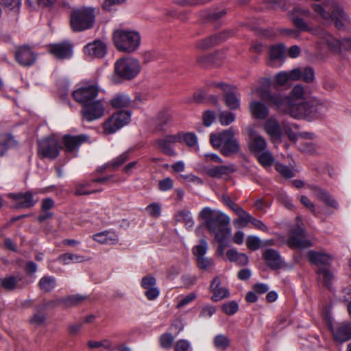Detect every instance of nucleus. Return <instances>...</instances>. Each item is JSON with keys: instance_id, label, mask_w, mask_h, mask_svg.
I'll use <instances>...</instances> for the list:
<instances>
[{"instance_id": "nucleus-1", "label": "nucleus", "mask_w": 351, "mask_h": 351, "mask_svg": "<svg viewBox=\"0 0 351 351\" xmlns=\"http://www.w3.org/2000/svg\"><path fill=\"white\" fill-rule=\"evenodd\" d=\"M199 218L208 232L219 243H223L230 237L231 230L228 227L230 218L218 210L204 207L199 213Z\"/></svg>"}, {"instance_id": "nucleus-2", "label": "nucleus", "mask_w": 351, "mask_h": 351, "mask_svg": "<svg viewBox=\"0 0 351 351\" xmlns=\"http://www.w3.org/2000/svg\"><path fill=\"white\" fill-rule=\"evenodd\" d=\"M328 104L315 97L291 103L285 109H278L296 119L311 121L324 114L328 110Z\"/></svg>"}, {"instance_id": "nucleus-3", "label": "nucleus", "mask_w": 351, "mask_h": 351, "mask_svg": "<svg viewBox=\"0 0 351 351\" xmlns=\"http://www.w3.org/2000/svg\"><path fill=\"white\" fill-rule=\"evenodd\" d=\"M310 92V88L308 86L297 84L292 88L289 96L280 94L269 95L260 88L253 90L252 93H257L262 99L269 101L275 106L276 109H285L291 103H296L311 98L312 97H309Z\"/></svg>"}, {"instance_id": "nucleus-4", "label": "nucleus", "mask_w": 351, "mask_h": 351, "mask_svg": "<svg viewBox=\"0 0 351 351\" xmlns=\"http://www.w3.org/2000/svg\"><path fill=\"white\" fill-rule=\"evenodd\" d=\"M210 142L224 156H230L240 151V145L234 137V132L232 128H229L221 132L210 134Z\"/></svg>"}, {"instance_id": "nucleus-5", "label": "nucleus", "mask_w": 351, "mask_h": 351, "mask_svg": "<svg viewBox=\"0 0 351 351\" xmlns=\"http://www.w3.org/2000/svg\"><path fill=\"white\" fill-rule=\"evenodd\" d=\"M141 70V66L137 59L131 57L119 58L114 63L112 81L119 83L121 80H132L139 74Z\"/></svg>"}, {"instance_id": "nucleus-6", "label": "nucleus", "mask_w": 351, "mask_h": 351, "mask_svg": "<svg viewBox=\"0 0 351 351\" xmlns=\"http://www.w3.org/2000/svg\"><path fill=\"white\" fill-rule=\"evenodd\" d=\"M95 10L82 7L72 10L70 15V27L73 32H80L93 28L95 23Z\"/></svg>"}, {"instance_id": "nucleus-7", "label": "nucleus", "mask_w": 351, "mask_h": 351, "mask_svg": "<svg viewBox=\"0 0 351 351\" xmlns=\"http://www.w3.org/2000/svg\"><path fill=\"white\" fill-rule=\"evenodd\" d=\"M113 41L119 51L132 53L139 47L141 36L136 31L117 29L113 33Z\"/></svg>"}, {"instance_id": "nucleus-8", "label": "nucleus", "mask_w": 351, "mask_h": 351, "mask_svg": "<svg viewBox=\"0 0 351 351\" xmlns=\"http://www.w3.org/2000/svg\"><path fill=\"white\" fill-rule=\"evenodd\" d=\"M313 33L319 39L322 44L326 45L329 50L333 53H340L342 51L351 49L350 38H344L339 40L324 29L313 31Z\"/></svg>"}, {"instance_id": "nucleus-9", "label": "nucleus", "mask_w": 351, "mask_h": 351, "mask_svg": "<svg viewBox=\"0 0 351 351\" xmlns=\"http://www.w3.org/2000/svg\"><path fill=\"white\" fill-rule=\"evenodd\" d=\"M98 93L99 87L97 83L84 82L73 91L72 95L73 99L83 106L93 101Z\"/></svg>"}, {"instance_id": "nucleus-10", "label": "nucleus", "mask_w": 351, "mask_h": 351, "mask_svg": "<svg viewBox=\"0 0 351 351\" xmlns=\"http://www.w3.org/2000/svg\"><path fill=\"white\" fill-rule=\"evenodd\" d=\"M131 118L129 111H119L114 113L103 124L104 131L106 134L115 133L120 128L128 124Z\"/></svg>"}, {"instance_id": "nucleus-11", "label": "nucleus", "mask_w": 351, "mask_h": 351, "mask_svg": "<svg viewBox=\"0 0 351 351\" xmlns=\"http://www.w3.org/2000/svg\"><path fill=\"white\" fill-rule=\"evenodd\" d=\"M105 112V106L101 99L89 102L82 108L81 113L82 119L88 122L101 118Z\"/></svg>"}, {"instance_id": "nucleus-12", "label": "nucleus", "mask_w": 351, "mask_h": 351, "mask_svg": "<svg viewBox=\"0 0 351 351\" xmlns=\"http://www.w3.org/2000/svg\"><path fill=\"white\" fill-rule=\"evenodd\" d=\"M60 143L54 136H50L38 142V154L43 157L55 158L60 153Z\"/></svg>"}, {"instance_id": "nucleus-13", "label": "nucleus", "mask_w": 351, "mask_h": 351, "mask_svg": "<svg viewBox=\"0 0 351 351\" xmlns=\"http://www.w3.org/2000/svg\"><path fill=\"white\" fill-rule=\"evenodd\" d=\"M287 243L294 249L302 250L312 246V243L306 238L304 230L300 227L291 230Z\"/></svg>"}, {"instance_id": "nucleus-14", "label": "nucleus", "mask_w": 351, "mask_h": 351, "mask_svg": "<svg viewBox=\"0 0 351 351\" xmlns=\"http://www.w3.org/2000/svg\"><path fill=\"white\" fill-rule=\"evenodd\" d=\"M181 136L179 134L167 135L155 141L154 145L159 149L163 154L176 156L177 153L171 147V145L176 143L181 142Z\"/></svg>"}, {"instance_id": "nucleus-15", "label": "nucleus", "mask_w": 351, "mask_h": 351, "mask_svg": "<svg viewBox=\"0 0 351 351\" xmlns=\"http://www.w3.org/2000/svg\"><path fill=\"white\" fill-rule=\"evenodd\" d=\"M216 86L223 90L227 107L231 110L238 109L240 106V100L236 88L226 84H217Z\"/></svg>"}, {"instance_id": "nucleus-16", "label": "nucleus", "mask_w": 351, "mask_h": 351, "mask_svg": "<svg viewBox=\"0 0 351 351\" xmlns=\"http://www.w3.org/2000/svg\"><path fill=\"white\" fill-rule=\"evenodd\" d=\"M9 197L14 201V204L12 206L15 209L29 208L34 206L37 202V201L34 199L33 194L30 191L10 193Z\"/></svg>"}, {"instance_id": "nucleus-17", "label": "nucleus", "mask_w": 351, "mask_h": 351, "mask_svg": "<svg viewBox=\"0 0 351 351\" xmlns=\"http://www.w3.org/2000/svg\"><path fill=\"white\" fill-rule=\"evenodd\" d=\"M88 141V136L86 134L77 136L65 135L62 138L64 150L67 153H74L78 151L80 146Z\"/></svg>"}, {"instance_id": "nucleus-18", "label": "nucleus", "mask_w": 351, "mask_h": 351, "mask_svg": "<svg viewBox=\"0 0 351 351\" xmlns=\"http://www.w3.org/2000/svg\"><path fill=\"white\" fill-rule=\"evenodd\" d=\"M84 53L88 58H102L106 53V45L100 40H95L84 47Z\"/></svg>"}, {"instance_id": "nucleus-19", "label": "nucleus", "mask_w": 351, "mask_h": 351, "mask_svg": "<svg viewBox=\"0 0 351 351\" xmlns=\"http://www.w3.org/2000/svg\"><path fill=\"white\" fill-rule=\"evenodd\" d=\"M298 14H300L306 17H310L311 16V13L310 10L302 9L300 8H296L294 9V15L292 18V22L294 25L299 29V31L302 32H309L313 35H315L313 32L319 30V29H313L302 18H300Z\"/></svg>"}, {"instance_id": "nucleus-20", "label": "nucleus", "mask_w": 351, "mask_h": 351, "mask_svg": "<svg viewBox=\"0 0 351 351\" xmlns=\"http://www.w3.org/2000/svg\"><path fill=\"white\" fill-rule=\"evenodd\" d=\"M249 149L254 155L267 149V144L265 139L254 131L249 133Z\"/></svg>"}, {"instance_id": "nucleus-21", "label": "nucleus", "mask_w": 351, "mask_h": 351, "mask_svg": "<svg viewBox=\"0 0 351 351\" xmlns=\"http://www.w3.org/2000/svg\"><path fill=\"white\" fill-rule=\"evenodd\" d=\"M263 258L267 265L271 269H280L283 261L279 252L274 249H267L263 252Z\"/></svg>"}, {"instance_id": "nucleus-22", "label": "nucleus", "mask_w": 351, "mask_h": 351, "mask_svg": "<svg viewBox=\"0 0 351 351\" xmlns=\"http://www.w3.org/2000/svg\"><path fill=\"white\" fill-rule=\"evenodd\" d=\"M210 291L213 293L211 300L213 302H218L229 296V291L221 287V280L219 276H215L210 285Z\"/></svg>"}, {"instance_id": "nucleus-23", "label": "nucleus", "mask_w": 351, "mask_h": 351, "mask_svg": "<svg viewBox=\"0 0 351 351\" xmlns=\"http://www.w3.org/2000/svg\"><path fill=\"white\" fill-rule=\"evenodd\" d=\"M50 52L58 59L70 58L73 54L72 45L69 43L51 45Z\"/></svg>"}, {"instance_id": "nucleus-24", "label": "nucleus", "mask_w": 351, "mask_h": 351, "mask_svg": "<svg viewBox=\"0 0 351 351\" xmlns=\"http://www.w3.org/2000/svg\"><path fill=\"white\" fill-rule=\"evenodd\" d=\"M292 77L294 81L302 80L307 84L313 83L315 79L314 69L311 66L292 69Z\"/></svg>"}, {"instance_id": "nucleus-25", "label": "nucleus", "mask_w": 351, "mask_h": 351, "mask_svg": "<svg viewBox=\"0 0 351 351\" xmlns=\"http://www.w3.org/2000/svg\"><path fill=\"white\" fill-rule=\"evenodd\" d=\"M335 341L343 343L351 339V322L340 324L332 330Z\"/></svg>"}, {"instance_id": "nucleus-26", "label": "nucleus", "mask_w": 351, "mask_h": 351, "mask_svg": "<svg viewBox=\"0 0 351 351\" xmlns=\"http://www.w3.org/2000/svg\"><path fill=\"white\" fill-rule=\"evenodd\" d=\"M16 61L23 66H29L32 64L35 60L36 56L32 50L27 47L19 48L16 52Z\"/></svg>"}, {"instance_id": "nucleus-27", "label": "nucleus", "mask_w": 351, "mask_h": 351, "mask_svg": "<svg viewBox=\"0 0 351 351\" xmlns=\"http://www.w3.org/2000/svg\"><path fill=\"white\" fill-rule=\"evenodd\" d=\"M205 171L208 176L213 178H220L223 176L230 174L234 169L233 165H213L206 168Z\"/></svg>"}, {"instance_id": "nucleus-28", "label": "nucleus", "mask_w": 351, "mask_h": 351, "mask_svg": "<svg viewBox=\"0 0 351 351\" xmlns=\"http://www.w3.org/2000/svg\"><path fill=\"white\" fill-rule=\"evenodd\" d=\"M249 108L252 116L256 119H264L268 116L269 109L262 102L252 100Z\"/></svg>"}, {"instance_id": "nucleus-29", "label": "nucleus", "mask_w": 351, "mask_h": 351, "mask_svg": "<svg viewBox=\"0 0 351 351\" xmlns=\"http://www.w3.org/2000/svg\"><path fill=\"white\" fill-rule=\"evenodd\" d=\"M92 239L100 244L113 245L118 242L117 235L110 231H104L96 233L92 236Z\"/></svg>"}, {"instance_id": "nucleus-30", "label": "nucleus", "mask_w": 351, "mask_h": 351, "mask_svg": "<svg viewBox=\"0 0 351 351\" xmlns=\"http://www.w3.org/2000/svg\"><path fill=\"white\" fill-rule=\"evenodd\" d=\"M308 261L315 265H328L331 263V257L326 253L310 250L306 254Z\"/></svg>"}, {"instance_id": "nucleus-31", "label": "nucleus", "mask_w": 351, "mask_h": 351, "mask_svg": "<svg viewBox=\"0 0 351 351\" xmlns=\"http://www.w3.org/2000/svg\"><path fill=\"white\" fill-rule=\"evenodd\" d=\"M226 38V34L223 33H220L219 34H216L206 39L198 41L196 44V47L199 49L205 50L217 43H219L220 42L224 40Z\"/></svg>"}, {"instance_id": "nucleus-32", "label": "nucleus", "mask_w": 351, "mask_h": 351, "mask_svg": "<svg viewBox=\"0 0 351 351\" xmlns=\"http://www.w3.org/2000/svg\"><path fill=\"white\" fill-rule=\"evenodd\" d=\"M312 189L315 195L324 201L328 206L335 208H338V203L337 200L335 199L328 191L317 186H313Z\"/></svg>"}, {"instance_id": "nucleus-33", "label": "nucleus", "mask_w": 351, "mask_h": 351, "mask_svg": "<svg viewBox=\"0 0 351 351\" xmlns=\"http://www.w3.org/2000/svg\"><path fill=\"white\" fill-rule=\"evenodd\" d=\"M265 130L272 139H278L281 136V128L276 119H268L265 123Z\"/></svg>"}, {"instance_id": "nucleus-34", "label": "nucleus", "mask_w": 351, "mask_h": 351, "mask_svg": "<svg viewBox=\"0 0 351 351\" xmlns=\"http://www.w3.org/2000/svg\"><path fill=\"white\" fill-rule=\"evenodd\" d=\"M56 278L51 276H43L38 283V286L40 290L44 293H49L52 291L56 287Z\"/></svg>"}, {"instance_id": "nucleus-35", "label": "nucleus", "mask_w": 351, "mask_h": 351, "mask_svg": "<svg viewBox=\"0 0 351 351\" xmlns=\"http://www.w3.org/2000/svg\"><path fill=\"white\" fill-rule=\"evenodd\" d=\"M226 256L230 261L235 262L239 265H246L249 259L247 256L244 253L239 252L235 249H230L227 251Z\"/></svg>"}, {"instance_id": "nucleus-36", "label": "nucleus", "mask_w": 351, "mask_h": 351, "mask_svg": "<svg viewBox=\"0 0 351 351\" xmlns=\"http://www.w3.org/2000/svg\"><path fill=\"white\" fill-rule=\"evenodd\" d=\"M130 103V97L125 93L116 94L110 101V105L114 108L128 107Z\"/></svg>"}, {"instance_id": "nucleus-37", "label": "nucleus", "mask_w": 351, "mask_h": 351, "mask_svg": "<svg viewBox=\"0 0 351 351\" xmlns=\"http://www.w3.org/2000/svg\"><path fill=\"white\" fill-rule=\"evenodd\" d=\"M171 121V115L166 111L160 112L154 121L155 128L158 131H162Z\"/></svg>"}, {"instance_id": "nucleus-38", "label": "nucleus", "mask_w": 351, "mask_h": 351, "mask_svg": "<svg viewBox=\"0 0 351 351\" xmlns=\"http://www.w3.org/2000/svg\"><path fill=\"white\" fill-rule=\"evenodd\" d=\"M86 299V297L82 295H71L66 298H59L58 302H62L65 307H70L77 305Z\"/></svg>"}, {"instance_id": "nucleus-39", "label": "nucleus", "mask_w": 351, "mask_h": 351, "mask_svg": "<svg viewBox=\"0 0 351 351\" xmlns=\"http://www.w3.org/2000/svg\"><path fill=\"white\" fill-rule=\"evenodd\" d=\"M176 219L178 222H183L187 228H192L194 225V221L190 210L183 209L178 212L175 215Z\"/></svg>"}, {"instance_id": "nucleus-40", "label": "nucleus", "mask_w": 351, "mask_h": 351, "mask_svg": "<svg viewBox=\"0 0 351 351\" xmlns=\"http://www.w3.org/2000/svg\"><path fill=\"white\" fill-rule=\"evenodd\" d=\"M58 261L63 265H68L70 263H82L86 261L84 256L72 253H65L58 258Z\"/></svg>"}, {"instance_id": "nucleus-41", "label": "nucleus", "mask_w": 351, "mask_h": 351, "mask_svg": "<svg viewBox=\"0 0 351 351\" xmlns=\"http://www.w3.org/2000/svg\"><path fill=\"white\" fill-rule=\"evenodd\" d=\"M258 162L265 168L269 167L274 163V157L267 149L255 155Z\"/></svg>"}, {"instance_id": "nucleus-42", "label": "nucleus", "mask_w": 351, "mask_h": 351, "mask_svg": "<svg viewBox=\"0 0 351 351\" xmlns=\"http://www.w3.org/2000/svg\"><path fill=\"white\" fill-rule=\"evenodd\" d=\"M318 280L329 287L334 278L332 273L326 267L319 268L317 271Z\"/></svg>"}, {"instance_id": "nucleus-43", "label": "nucleus", "mask_w": 351, "mask_h": 351, "mask_svg": "<svg viewBox=\"0 0 351 351\" xmlns=\"http://www.w3.org/2000/svg\"><path fill=\"white\" fill-rule=\"evenodd\" d=\"M239 218L234 221L235 224H239L241 227H245L247 225L248 223H251L253 219V217L244 210L241 207L240 208H237V212L235 213Z\"/></svg>"}, {"instance_id": "nucleus-44", "label": "nucleus", "mask_w": 351, "mask_h": 351, "mask_svg": "<svg viewBox=\"0 0 351 351\" xmlns=\"http://www.w3.org/2000/svg\"><path fill=\"white\" fill-rule=\"evenodd\" d=\"M230 341L228 337L219 334L213 339V345L219 351H225L230 346Z\"/></svg>"}, {"instance_id": "nucleus-45", "label": "nucleus", "mask_w": 351, "mask_h": 351, "mask_svg": "<svg viewBox=\"0 0 351 351\" xmlns=\"http://www.w3.org/2000/svg\"><path fill=\"white\" fill-rule=\"evenodd\" d=\"M132 151L133 149L132 148L128 149L127 151L122 153L117 158H114L112 161L109 162L106 165L108 167L110 166L114 169L118 168L129 159L130 155L132 152Z\"/></svg>"}, {"instance_id": "nucleus-46", "label": "nucleus", "mask_w": 351, "mask_h": 351, "mask_svg": "<svg viewBox=\"0 0 351 351\" xmlns=\"http://www.w3.org/2000/svg\"><path fill=\"white\" fill-rule=\"evenodd\" d=\"M208 245L207 241L204 239H200L198 244L195 245L192 249V252L194 256L195 257V259L202 256H204L208 251Z\"/></svg>"}, {"instance_id": "nucleus-47", "label": "nucleus", "mask_w": 351, "mask_h": 351, "mask_svg": "<svg viewBox=\"0 0 351 351\" xmlns=\"http://www.w3.org/2000/svg\"><path fill=\"white\" fill-rule=\"evenodd\" d=\"M14 145V140L8 134L0 135V156H3L8 149Z\"/></svg>"}, {"instance_id": "nucleus-48", "label": "nucleus", "mask_w": 351, "mask_h": 351, "mask_svg": "<svg viewBox=\"0 0 351 351\" xmlns=\"http://www.w3.org/2000/svg\"><path fill=\"white\" fill-rule=\"evenodd\" d=\"M21 280L20 277L10 276L1 280V287L7 290H13L16 288L17 284Z\"/></svg>"}, {"instance_id": "nucleus-49", "label": "nucleus", "mask_w": 351, "mask_h": 351, "mask_svg": "<svg viewBox=\"0 0 351 351\" xmlns=\"http://www.w3.org/2000/svg\"><path fill=\"white\" fill-rule=\"evenodd\" d=\"M246 245L250 250H257L263 247L262 240L257 236H248L246 239Z\"/></svg>"}, {"instance_id": "nucleus-50", "label": "nucleus", "mask_w": 351, "mask_h": 351, "mask_svg": "<svg viewBox=\"0 0 351 351\" xmlns=\"http://www.w3.org/2000/svg\"><path fill=\"white\" fill-rule=\"evenodd\" d=\"M177 134L180 135L181 142L184 141L189 147H196L198 145L197 138L196 135L191 132L185 134L178 133Z\"/></svg>"}, {"instance_id": "nucleus-51", "label": "nucleus", "mask_w": 351, "mask_h": 351, "mask_svg": "<svg viewBox=\"0 0 351 351\" xmlns=\"http://www.w3.org/2000/svg\"><path fill=\"white\" fill-rule=\"evenodd\" d=\"M88 346L92 349L103 347L110 351L114 350V347L109 339H104L100 341H89L88 342Z\"/></svg>"}, {"instance_id": "nucleus-52", "label": "nucleus", "mask_w": 351, "mask_h": 351, "mask_svg": "<svg viewBox=\"0 0 351 351\" xmlns=\"http://www.w3.org/2000/svg\"><path fill=\"white\" fill-rule=\"evenodd\" d=\"M221 310L228 315H232L235 314L239 310V304L234 301L232 300L224 303L221 306Z\"/></svg>"}, {"instance_id": "nucleus-53", "label": "nucleus", "mask_w": 351, "mask_h": 351, "mask_svg": "<svg viewBox=\"0 0 351 351\" xmlns=\"http://www.w3.org/2000/svg\"><path fill=\"white\" fill-rule=\"evenodd\" d=\"M285 47L283 45H275L271 47L269 57L271 60H280L284 56Z\"/></svg>"}, {"instance_id": "nucleus-54", "label": "nucleus", "mask_w": 351, "mask_h": 351, "mask_svg": "<svg viewBox=\"0 0 351 351\" xmlns=\"http://www.w3.org/2000/svg\"><path fill=\"white\" fill-rule=\"evenodd\" d=\"M196 262L197 267L202 270L208 269L214 266L213 259L206 256L197 258Z\"/></svg>"}, {"instance_id": "nucleus-55", "label": "nucleus", "mask_w": 351, "mask_h": 351, "mask_svg": "<svg viewBox=\"0 0 351 351\" xmlns=\"http://www.w3.org/2000/svg\"><path fill=\"white\" fill-rule=\"evenodd\" d=\"M219 121L221 125H228L235 120V115L234 113L228 111H221L219 112Z\"/></svg>"}, {"instance_id": "nucleus-56", "label": "nucleus", "mask_w": 351, "mask_h": 351, "mask_svg": "<svg viewBox=\"0 0 351 351\" xmlns=\"http://www.w3.org/2000/svg\"><path fill=\"white\" fill-rule=\"evenodd\" d=\"M289 80H293L292 77V70L289 73L280 71L276 76V83L280 86L285 85Z\"/></svg>"}, {"instance_id": "nucleus-57", "label": "nucleus", "mask_w": 351, "mask_h": 351, "mask_svg": "<svg viewBox=\"0 0 351 351\" xmlns=\"http://www.w3.org/2000/svg\"><path fill=\"white\" fill-rule=\"evenodd\" d=\"M276 171L286 178H291L295 176L294 172L287 166L278 163L276 165Z\"/></svg>"}, {"instance_id": "nucleus-58", "label": "nucleus", "mask_w": 351, "mask_h": 351, "mask_svg": "<svg viewBox=\"0 0 351 351\" xmlns=\"http://www.w3.org/2000/svg\"><path fill=\"white\" fill-rule=\"evenodd\" d=\"M141 286L145 290L154 287L156 286V279L151 275L145 276L141 279Z\"/></svg>"}, {"instance_id": "nucleus-59", "label": "nucleus", "mask_w": 351, "mask_h": 351, "mask_svg": "<svg viewBox=\"0 0 351 351\" xmlns=\"http://www.w3.org/2000/svg\"><path fill=\"white\" fill-rule=\"evenodd\" d=\"M174 337L170 333H165L160 336V343L161 347L165 349H170L172 346Z\"/></svg>"}, {"instance_id": "nucleus-60", "label": "nucleus", "mask_w": 351, "mask_h": 351, "mask_svg": "<svg viewBox=\"0 0 351 351\" xmlns=\"http://www.w3.org/2000/svg\"><path fill=\"white\" fill-rule=\"evenodd\" d=\"M145 210L150 216L157 218L160 215L161 206L160 204L154 202L148 205Z\"/></svg>"}, {"instance_id": "nucleus-61", "label": "nucleus", "mask_w": 351, "mask_h": 351, "mask_svg": "<svg viewBox=\"0 0 351 351\" xmlns=\"http://www.w3.org/2000/svg\"><path fill=\"white\" fill-rule=\"evenodd\" d=\"M125 2L126 0H104L102 3V8L107 11H111Z\"/></svg>"}, {"instance_id": "nucleus-62", "label": "nucleus", "mask_w": 351, "mask_h": 351, "mask_svg": "<svg viewBox=\"0 0 351 351\" xmlns=\"http://www.w3.org/2000/svg\"><path fill=\"white\" fill-rule=\"evenodd\" d=\"M197 297L196 293H191L185 297L180 298L176 304L177 308H181L192 302Z\"/></svg>"}, {"instance_id": "nucleus-63", "label": "nucleus", "mask_w": 351, "mask_h": 351, "mask_svg": "<svg viewBox=\"0 0 351 351\" xmlns=\"http://www.w3.org/2000/svg\"><path fill=\"white\" fill-rule=\"evenodd\" d=\"M191 343L186 339H180L175 344V351H191Z\"/></svg>"}, {"instance_id": "nucleus-64", "label": "nucleus", "mask_w": 351, "mask_h": 351, "mask_svg": "<svg viewBox=\"0 0 351 351\" xmlns=\"http://www.w3.org/2000/svg\"><path fill=\"white\" fill-rule=\"evenodd\" d=\"M173 186V180L170 178H166L158 182V189L161 191H167L171 189Z\"/></svg>"}]
</instances>
